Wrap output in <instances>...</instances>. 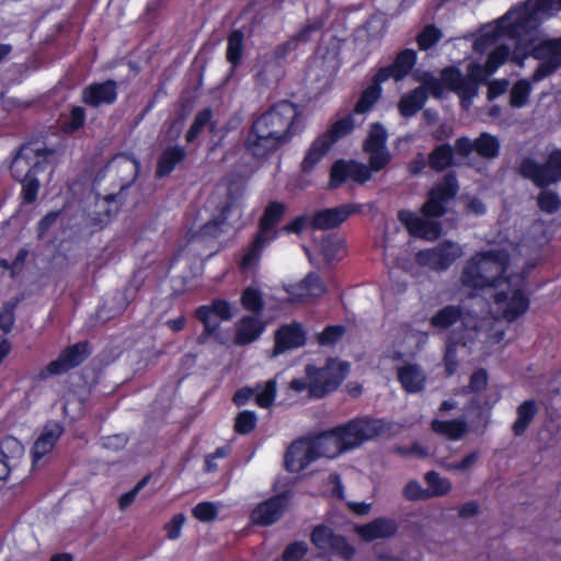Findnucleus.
I'll return each mask as SVG.
<instances>
[{"instance_id":"nucleus-39","label":"nucleus","mask_w":561,"mask_h":561,"mask_svg":"<svg viewBox=\"0 0 561 561\" xmlns=\"http://www.w3.org/2000/svg\"><path fill=\"white\" fill-rule=\"evenodd\" d=\"M241 304L244 309L253 313H259L263 310L264 301L261 291L253 287H247L241 295Z\"/></svg>"},{"instance_id":"nucleus-63","label":"nucleus","mask_w":561,"mask_h":561,"mask_svg":"<svg viewBox=\"0 0 561 561\" xmlns=\"http://www.w3.org/2000/svg\"><path fill=\"white\" fill-rule=\"evenodd\" d=\"M307 224L311 225V218L309 217H298L291 224L285 227V230L288 232H300Z\"/></svg>"},{"instance_id":"nucleus-32","label":"nucleus","mask_w":561,"mask_h":561,"mask_svg":"<svg viewBox=\"0 0 561 561\" xmlns=\"http://www.w3.org/2000/svg\"><path fill=\"white\" fill-rule=\"evenodd\" d=\"M355 113L343 116L332 123L329 128L321 134L327 140H330L331 146L337 142L353 131L356 126Z\"/></svg>"},{"instance_id":"nucleus-18","label":"nucleus","mask_w":561,"mask_h":561,"mask_svg":"<svg viewBox=\"0 0 561 561\" xmlns=\"http://www.w3.org/2000/svg\"><path fill=\"white\" fill-rule=\"evenodd\" d=\"M197 316L205 325L207 336L214 335L219 342H224L217 334V330L222 321H228L233 317L232 307L226 300H216L211 306H203L197 310Z\"/></svg>"},{"instance_id":"nucleus-42","label":"nucleus","mask_w":561,"mask_h":561,"mask_svg":"<svg viewBox=\"0 0 561 561\" xmlns=\"http://www.w3.org/2000/svg\"><path fill=\"white\" fill-rule=\"evenodd\" d=\"M320 251L324 261L330 263L342 256L344 252V243L341 239L328 238L322 241Z\"/></svg>"},{"instance_id":"nucleus-62","label":"nucleus","mask_w":561,"mask_h":561,"mask_svg":"<svg viewBox=\"0 0 561 561\" xmlns=\"http://www.w3.org/2000/svg\"><path fill=\"white\" fill-rule=\"evenodd\" d=\"M253 388H242L233 396V401L237 405L245 404L251 398H255Z\"/></svg>"},{"instance_id":"nucleus-46","label":"nucleus","mask_w":561,"mask_h":561,"mask_svg":"<svg viewBox=\"0 0 561 561\" xmlns=\"http://www.w3.org/2000/svg\"><path fill=\"white\" fill-rule=\"evenodd\" d=\"M479 461V453L474 451L467 455L457 462H442V466L448 471L467 472L470 471Z\"/></svg>"},{"instance_id":"nucleus-49","label":"nucleus","mask_w":561,"mask_h":561,"mask_svg":"<svg viewBox=\"0 0 561 561\" xmlns=\"http://www.w3.org/2000/svg\"><path fill=\"white\" fill-rule=\"evenodd\" d=\"M256 424V415L251 411H243L239 413L236 420V431L240 434L251 432Z\"/></svg>"},{"instance_id":"nucleus-38","label":"nucleus","mask_w":561,"mask_h":561,"mask_svg":"<svg viewBox=\"0 0 561 561\" xmlns=\"http://www.w3.org/2000/svg\"><path fill=\"white\" fill-rule=\"evenodd\" d=\"M380 84L376 81V77L374 78V84L368 87L362 94L360 99L358 100L356 107H355V114H365L368 112L371 106L376 103V101L379 99L381 94Z\"/></svg>"},{"instance_id":"nucleus-50","label":"nucleus","mask_w":561,"mask_h":561,"mask_svg":"<svg viewBox=\"0 0 561 561\" xmlns=\"http://www.w3.org/2000/svg\"><path fill=\"white\" fill-rule=\"evenodd\" d=\"M440 38V32L434 26H426L417 37L421 49H428Z\"/></svg>"},{"instance_id":"nucleus-47","label":"nucleus","mask_w":561,"mask_h":561,"mask_svg":"<svg viewBox=\"0 0 561 561\" xmlns=\"http://www.w3.org/2000/svg\"><path fill=\"white\" fill-rule=\"evenodd\" d=\"M211 112L209 110H204L198 113L194 119L193 125L188 129L186 134V140L192 142L198 136V134L210 123Z\"/></svg>"},{"instance_id":"nucleus-3","label":"nucleus","mask_w":561,"mask_h":561,"mask_svg":"<svg viewBox=\"0 0 561 561\" xmlns=\"http://www.w3.org/2000/svg\"><path fill=\"white\" fill-rule=\"evenodd\" d=\"M484 308L485 302L473 297L469 301H462L460 307L446 306L432 316L430 322L433 328L448 329L458 321L462 327L461 332L454 331L447 342L445 365L448 374L456 370L455 357L458 347L472 352L503 339V330L493 317L488 316Z\"/></svg>"},{"instance_id":"nucleus-24","label":"nucleus","mask_w":561,"mask_h":561,"mask_svg":"<svg viewBox=\"0 0 561 561\" xmlns=\"http://www.w3.org/2000/svg\"><path fill=\"white\" fill-rule=\"evenodd\" d=\"M306 340L305 331L298 323L282 327L275 334V347L273 355L277 356L283 352L304 345Z\"/></svg>"},{"instance_id":"nucleus-52","label":"nucleus","mask_w":561,"mask_h":561,"mask_svg":"<svg viewBox=\"0 0 561 561\" xmlns=\"http://www.w3.org/2000/svg\"><path fill=\"white\" fill-rule=\"evenodd\" d=\"M308 552V546L306 542L297 541L291 545H289L284 553H283V560L284 561H298L302 559L306 553Z\"/></svg>"},{"instance_id":"nucleus-7","label":"nucleus","mask_w":561,"mask_h":561,"mask_svg":"<svg viewBox=\"0 0 561 561\" xmlns=\"http://www.w3.org/2000/svg\"><path fill=\"white\" fill-rule=\"evenodd\" d=\"M457 188L455 176L447 174L444 181L431 191L428 201L423 206V214L427 218H422L409 210H401L398 215L399 220L410 234L426 240L436 239L440 234V227L431 218L444 214L445 204L455 196Z\"/></svg>"},{"instance_id":"nucleus-28","label":"nucleus","mask_w":561,"mask_h":561,"mask_svg":"<svg viewBox=\"0 0 561 561\" xmlns=\"http://www.w3.org/2000/svg\"><path fill=\"white\" fill-rule=\"evenodd\" d=\"M24 447L14 437L8 436L0 443V480L5 479L11 467L23 456Z\"/></svg>"},{"instance_id":"nucleus-21","label":"nucleus","mask_w":561,"mask_h":561,"mask_svg":"<svg viewBox=\"0 0 561 561\" xmlns=\"http://www.w3.org/2000/svg\"><path fill=\"white\" fill-rule=\"evenodd\" d=\"M288 505L286 494L274 496L259 504L252 512L251 518L255 524L271 525L276 522Z\"/></svg>"},{"instance_id":"nucleus-29","label":"nucleus","mask_w":561,"mask_h":561,"mask_svg":"<svg viewBox=\"0 0 561 561\" xmlns=\"http://www.w3.org/2000/svg\"><path fill=\"white\" fill-rule=\"evenodd\" d=\"M265 331V323L257 316H245L236 328V343L243 345L256 341Z\"/></svg>"},{"instance_id":"nucleus-23","label":"nucleus","mask_w":561,"mask_h":561,"mask_svg":"<svg viewBox=\"0 0 561 561\" xmlns=\"http://www.w3.org/2000/svg\"><path fill=\"white\" fill-rule=\"evenodd\" d=\"M416 61V54L412 49H405L401 51L392 66L381 68L376 73V81L378 83H382L387 81L389 78H394L396 80H401L405 77L410 70L413 68Z\"/></svg>"},{"instance_id":"nucleus-14","label":"nucleus","mask_w":561,"mask_h":561,"mask_svg":"<svg viewBox=\"0 0 561 561\" xmlns=\"http://www.w3.org/2000/svg\"><path fill=\"white\" fill-rule=\"evenodd\" d=\"M462 255V249L454 242H445L434 249L420 251L416 261L420 265L427 266L434 271L448 268L458 257Z\"/></svg>"},{"instance_id":"nucleus-59","label":"nucleus","mask_w":561,"mask_h":561,"mask_svg":"<svg viewBox=\"0 0 561 561\" xmlns=\"http://www.w3.org/2000/svg\"><path fill=\"white\" fill-rule=\"evenodd\" d=\"M127 438L125 435L116 434L103 438V446L108 449L119 450L125 447Z\"/></svg>"},{"instance_id":"nucleus-60","label":"nucleus","mask_w":561,"mask_h":561,"mask_svg":"<svg viewBox=\"0 0 561 561\" xmlns=\"http://www.w3.org/2000/svg\"><path fill=\"white\" fill-rule=\"evenodd\" d=\"M508 88L507 80H494L489 83L488 98L493 100L503 94Z\"/></svg>"},{"instance_id":"nucleus-48","label":"nucleus","mask_w":561,"mask_h":561,"mask_svg":"<svg viewBox=\"0 0 561 561\" xmlns=\"http://www.w3.org/2000/svg\"><path fill=\"white\" fill-rule=\"evenodd\" d=\"M192 513L201 522H210L216 518L218 510L214 503L202 502L193 508Z\"/></svg>"},{"instance_id":"nucleus-31","label":"nucleus","mask_w":561,"mask_h":561,"mask_svg":"<svg viewBox=\"0 0 561 561\" xmlns=\"http://www.w3.org/2000/svg\"><path fill=\"white\" fill-rule=\"evenodd\" d=\"M330 140L322 135L318 136L308 148L301 161V170L305 173L311 172L332 148Z\"/></svg>"},{"instance_id":"nucleus-4","label":"nucleus","mask_w":561,"mask_h":561,"mask_svg":"<svg viewBox=\"0 0 561 561\" xmlns=\"http://www.w3.org/2000/svg\"><path fill=\"white\" fill-rule=\"evenodd\" d=\"M299 108L287 101L279 102L260 115L247 138V148L255 157H264L288 142L297 130Z\"/></svg>"},{"instance_id":"nucleus-45","label":"nucleus","mask_w":561,"mask_h":561,"mask_svg":"<svg viewBox=\"0 0 561 561\" xmlns=\"http://www.w3.org/2000/svg\"><path fill=\"white\" fill-rule=\"evenodd\" d=\"M531 87L527 80H519L516 82L511 91V105L515 107L524 106L530 94Z\"/></svg>"},{"instance_id":"nucleus-64","label":"nucleus","mask_w":561,"mask_h":561,"mask_svg":"<svg viewBox=\"0 0 561 561\" xmlns=\"http://www.w3.org/2000/svg\"><path fill=\"white\" fill-rule=\"evenodd\" d=\"M473 149H474V141H471L469 138L463 137V138H459L456 141V150L463 156L469 154Z\"/></svg>"},{"instance_id":"nucleus-27","label":"nucleus","mask_w":561,"mask_h":561,"mask_svg":"<svg viewBox=\"0 0 561 561\" xmlns=\"http://www.w3.org/2000/svg\"><path fill=\"white\" fill-rule=\"evenodd\" d=\"M286 290L293 301H306L321 296L325 287L317 275L310 274L300 283L289 285Z\"/></svg>"},{"instance_id":"nucleus-51","label":"nucleus","mask_w":561,"mask_h":561,"mask_svg":"<svg viewBox=\"0 0 561 561\" xmlns=\"http://www.w3.org/2000/svg\"><path fill=\"white\" fill-rule=\"evenodd\" d=\"M403 495L405 499L410 501H420L428 499L426 489H424L421 485V483L416 480H411L407 483V485L403 489Z\"/></svg>"},{"instance_id":"nucleus-54","label":"nucleus","mask_w":561,"mask_h":561,"mask_svg":"<svg viewBox=\"0 0 561 561\" xmlns=\"http://www.w3.org/2000/svg\"><path fill=\"white\" fill-rule=\"evenodd\" d=\"M82 407V401L77 399L73 393H69L65 400L64 411L69 417L76 419L81 414Z\"/></svg>"},{"instance_id":"nucleus-35","label":"nucleus","mask_w":561,"mask_h":561,"mask_svg":"<svg viewBox=\"0 0 561 561\" xmlns=\"http://www.w3.org/2000/svg\"><path fill=\"white\" fill-rule=\"evenodd\" d=\"M537 412L536 403L533 400L525 401L517 409V419L513 424L516 435L523 434Z\"/></svg>"},{"instance_id":"nucleus-33","label":"nucleus","mask_w":561,"mask_h":561,"mask_svg":"<svg viewBox=\"0 0 561 561\" xmlns=\"http://www.w3.org/2000/svg\"><path fill=\"white\" fill-rule=\"evenodd\" d=\"M432 430L436 434L443 435L453 440H458L466 434L467 423L461 420H451V421L434 420L432 422Z\"/></svg>"},{"instance_id":"nucleus-1","label":"nucleus","mask_w":561,"mask_h":561,"mask_svg":"<svg viewBox=\"0 0 561 561\" xmlns=\"http://www.w3.org/2000/svg\"><path fill=\"white\" fill-rule=\"evenodd\" d=\"M561 11V0H526L512 7L501 18L484 24L473 43L477 53L490 51L483 65L471 61L469 75L473 80H485L507 59H518L517 50L533 45L531 56L539 61L533 80L541 81L561 67V36H540V25Z\"/></svg>"},{"instance_id":"nucleus-25","label":"nucleus","mask_w":561,"mask_h":561,"mask_svg":"<svg viewBox=\"0 0 561 561\" xmlns=\"http://www.w3.org/2000/svg\"><path fill=\"white\" fill-rule=\"evenodd\" d=\"M397 530V523L389 518H377L371 523L355 526V533L366 541L388 538L394 535Z\"/></svg>"},{"instance_id":"nucleus-55","label":"nucleus","mask_w":561,"mask_h":561,"mask_svg":"<svg viewBox=\"0 0 561 561\" xmlns=\"http://www.w3.org/2000/svg\"><path fill=\"white\" fill-rule=\"evenodd\" d=\"M184 514H176L172 517V519L165 525L167 536L169 539H178L181 535L182 527L185 523Z\"/></svg>"},{"instance_id":"nucleus-53","label":"nucleus","mask_w":561,"mask_h":561,"mask_svg":"<svg viewBox=\"0 0 561 561\" xmlns=\"http://www.w3.org/2000/svg\"><path fill=\"white\" fill-rule=\"evenodd\" d=\"M14 306L11 304H5L0 310V331L2 333H8L11 331L14 323Z\"/></svg>"},{"instance_id":"nucleus-26","label":"nucleus","mask_w":561,"mask_h":561,"mask_svg":"<svg viewBox=\"0 0 561 561\" xmlns=\"http://www.w3.org/2000/svg\"><path fill=\"white\" fill-rule=\"evenodd\" d=\"M116 83L114 81L91 84L82 93L83 102L91 106L111 104L116 100Z\"/></svg>"},{"instance_id":"nucleus-57","label":"nucleus","mask_w":561,"mask_h":561,"mask_svg":"<svg viewBox=\"0 0 561 561\" xmlns=\"http://www.w3.org/2000/svg\"><path fill=\"white\" fill-rule=\"evenodd\" d=\"M342 327H329L319 336V342L322 345L334 344L343 335Z\"/></svg>"},{"instance_id":"nucleus-5","label":"nucleus","mask_w":561,"mask_h":561,"mask_svg":"<svg viewBox=\"0 0 561 561\" xmlns=\"http://www.w3.org/2000/svg\"><path fill=\"white\" fill-rule=\"evenodd\" d=\"M467 72H469V66L467 67ZM419 81L422 83V87L403 95L400 100L399 110L405 117L414 115L424 105L426 91L431 92L436 98L442 96L443 85L449 90L456 91L462 102L467 103V106L478 92L477 84L482 80H473L469 73H467V78H465L458 69L450 67L443 70L442 81L430 73L420 76Z\"/></svg>"},{"instance_id":"nucleus-22","label":"nucleus","mask_w":561,"mask_h":561,"mask_svg":"<svg viewBox=\"0 0 561 561\" xmlns=\"http://www.w3.org/2000/svg\"><path fill=\"white\" fill-rule=\"evenodd\" d=\"M64 428L58 422H48L44 426L32 449L34 465H38L41 459L53 450Z\"/></svg>"},{"instance_id":"nucleus-41","label":"nucleus","mask_w":561,"mask_h":561,"mask_svg":"<svg viewBox=\"0 0 561 561\" xmlns=\"http://www.w3.org/2000/svg\"><path fill=\"white\" fill-rule=\"evenodd\" d=\"M254 391L256 404L261 408H268L275 400L276 382L274 380H268L254 388Z\"/></svg>"},{"instance_id":"nucleus-9","label":"nucleus","mask_w":561,"mask_h":561,"mask_svg":"<svg viewBox=\"0 0 561 561\" xmlns=\"http://www.w3.org/2000/svg\"><path fill=\"white\" fill-rule=\"evenodd\" d=\"M348 366L337 359H327L321 364H310L306 367V379H295L290 387L296 391L308 389L313 397H323L335 390L345 379Z\"/></svg>"},{"instance_id":"nucleus-17","label":"nucleus","mask_w":561,"mask_h":561,"mask_svg":"<svg viewBox=\"0 0 561 561\" xmlns=\"http://www.w3.org/2000/svg\"><path fill=\"white\" fill-rule=\"evenodd\" d=\"M242 215L241 207L237 202L225 203L219 214L214 215L211 220L204 224L196 232L191 231L192 238L217 236L218 231L225 230L228 225L239 222Z\"/></svg>"},{"instance_id":"nucleus-20","label":"nucleus","mask_w":561,"mask_h":561,"mask_svg":"<svg viewBox=\"0 0 561 561\" xmlns=\"http://www.w3.org/2000/svg\"><path fill=\"white\" fill-rule=\"evenodd\" d=\"M362 205L344 204L334 208H327L311 217V226L317 229H333L344 222L353 214L359 213Z\"/></svg>"},{"instance_id":"nucleus-13","label":"nucleus","mask_w":561,"mask_h":561,"mask_svg":"<svg viewBox=\"0 0 561 561\" xmlns=\"http://www.w3.org/2000/svg\"><path fill=\"white\" fill-rule=\"evenodd\" d=\"M519 171L523 176L533 181L537 186L543 187L561 181V150H553L545 165L538 164L534 159H524Z\"/></svg>"},{"instance_id":"nucleus-8","label":"nucleus","mask_w":561,"mask_h":561,"mask_svg":"<svg viewBox=\"0 0 561 561\" xmlns=\"http://www.w3.org/2000/svg\"><path fill=\"white\" fill-rule=\"evenodd\" d=\"M53 152L44 150L34 145H24L12 161V175L22 183L24 201H35L39 183L36 174L46 168Z\"/></svg>"},{"instance_id":"nucleus-37","label":"nucleus","mask_w":561,"mask_h":561,"mask_svg":"<svg viewBox=\"0 0 561 561\" xmlns=\"http://www.w3.org/2000/svg\"><path fill=\"white\" fill-rule=\"evenodd\" d=\"M474 150L484 158H495L499 154L500 142L496 137L483 133L474 140Z\"/></svg>"},{"instance_id":"nucleus-56","label":"nucleus","mask_w":561,"mask_h":561,"mask_svg":"<svg viewBox=\"0 0 561 561\" xmlns=\"http://www.w3.org/2000/svg\"><path fill=\"white\" fill-rule=\"evenodd\" d=\"M146 483H147V479H142L130 491L121 495V497L118 500V506L122 511L126 510L128 506H130L134 503L139 491L146 485Z\"/></svg>"},{"instance_id":"nucleus-40","label":"nucleus","mask_w":561,"mask_h":561,"mask_svg":"<svg viewBox=\"0 0 561 561\" xmlns=\"http://www.w3.org/2000/svg\"><path fill=\"white\" fill-rule=\"evenodd\" d=\"M453 149L449 145L438 146L428 158L431 168L435 170H443L451 164Z\"/></svg>"},{"instance_id":"nucleus-30","label":"nucleus","mask_w":561,"mask_h":561,"mask_svg":"<svg viewBox=\"0 0 561 561\" xmlns=\"http://www.w3.org/2000/svg\"><path fill=\"white\" fill-rule=\"evenodd\" d=\"M398 379L405 391L415 393L424 389L426 376L419 365L407 364L398 368Z\"/></svg>"},{"instance_id":"nucleus-43","label":"nucleus","mask_w":561,"mask_h":561,"mask_svg":"<svg viewBox=\"0 0 561 561\" xmlns=\"http://www.w3.org/2000/svg\"><path fill=\"white\" fill-rule=\"evenodd\" d=\"M537 204L540 210L553 214L559 210L561 206V198L552 191L542 190L538 195Z\"/></svg>"},{"instance_id":"nucleus-2","label":"nucleus","mask_w":561,"mask_h":561,"mask_svg":"<svg viewBox=\"0 0 561 561\" xmlns=\"http://www.w3.org/2000/svg\"><path fill=\"white\" fill-rule=\"evenodd\" d=\"M533 266L526 265L518 247L496 243L477 252L466 263L461 283L471 289L494 288L496 312L505 320L514 321L529 308L524 277Z\"/></svg>"},{"instance_id":"nucleus-61","label":"nucleus","mask_w":561,"mask_h":561,"mask_svg":"<svg viewBox=\"0 0 561 561\" xmlns=\"http://www.w3.org/2000/svg\"><path fill=\"white\" fill-rule=\"evenodd\" d=\"M488 377L484 370H478L471 376L470 389L479 391L486 386Z\"/></svg>"},{"instance_id":"nucleus-11","label":"nucleus","mask_w":561,"mask_h":561,"mask_svg":"<svg viewBox=\"0 0 561 561\" xmlns=\"http://www.w3.org/2000/svg\"><path fill=\"white\" fill-rule=\"evenodd\" d=\"M334 449L327 444L323 433L295 440L288 448L285 463L290 472H300L318 459H333Z\"/></svg>"},{"instance_id":"nucleus-12","label":"nucleus","mask_w":561,"mask_h":561,"mask_svg":"<svg viewBox=\"0 0 561 561\" xmlns=\"http://www.w3.org/2000/svg\"><path fill=\"white\" fill-rule=\"evenodd\" d=\"M285 206L277 202L271 203L266 207L260 222V232L242 259L241 267L243 270L253 267L265 247L276 238L277 232L274 230V227L282 218Z\"/></svg>"},{"instance_id":"nucleus-19","label":"nucleus","mask_w":561,"mask_h":561,"mask_svg":"<svg viewBox=\"0 0 561 561\" xmlns=\"http://www.w3.org/2000/svg\"><path fill=\"white\" fill-rule=\"evenodd\" d=\"M88 355V345L85 343H78L66 348L60 356L53 360L46 368L41 371V377L66 373L67 370L78 366Z\"/></svg>"},{"instance_id":"nucleus-36","label":"nucleus","mask_w":561,"mask_h":561,"mask_svg":"<svg viewBox=\"0 0 561 561\" xmlns=\"http://www.w3.org/2000/svg\"><path fill=\"white\" fill-rule=\"evenodd\" d=\"M425 481L428 485L426 489L428 499L446 495L451 490V482L447 478L440 477L435 471L427 472L425 474Z\"/></svg>"},{"instance_id":"nucleus-44","label":"nucleus","mask_w":561,"mask_h":561,"mask_svg":"<svg viewBox=\"0 0 561 561\" xmlns=\"http://www.w3.org/2000/svg\"><path fill=\"white\" fill-rule=\"evenodd\" d=\"M242 43L243 34L240 31H234L228 38L227 58L236 66L242 57Z\"/></svg>"},{"instance_id":"nucleus-6","label":"nucleus","mask_w":561,"mask_h":561,"mask_svg":"<svg viewBox=\"0 0 561 561\" xmlns=\"http://www.w3.org/2000/svg\"><path fill=\"white\" fill-rule=\"evenodd\" d=\"M387 133L381 125H374L365 141L364 149L369 158V169L356 161H336L330 173V186L337 187L347 180L365 183L370 179V170L378 172L390 162V152L386 147Z\"/></svg>"},{"instance_id":"nucleus-34","label":"nucleus","mask_w":561,"mask_h":561,"mask_svg":"<svg viewBox=\"0 0 561 561\" xmlns=\"http://www.w3.org/2000/svg\"><path fill=\"white\" fill-rule=\"evenodd\" d=\"M185 157V150L180 146L167 148L158 162L157 173L159 176L170 174L175 165L180 163Z\"/></svg>"},{"instance_id":"nucleus-15","label":"nucleus","mask_w":561,"mask_h":561,"mask_svg":"<svg viewBox=\"0 0 561 561\" xmlns=\"http://www.w3.org/2000/svg\"><path fill=\"white\" fill-rule=\"evenodd\" d=\"M310 538L313 546L323 552L334 553L346 560L351 559L354 554V548L346 539L335 535L332 529L327 526L316 527Z\"/></svg>"},{"instance_id":"nucleus-10","label":"nucleus","mask_w":561,"mask_h":561,"mask_svg":"<svg viewBox=\"0 0 561 561\" xmlns=\"http://www.w3.org/2000/svg\"><path fill=\"white\" fill-rule=\"evenodd\" d=\"M383 428L385 425L379 420L357 419L324 432L323 436L327 444L334 449L332 457L335 458L347 450L358 447L365 440L379 435Z\"/></svg>"},{"instance_id":"nucleus-58","label":"nucleus","mask_w":561,"mask_h":561,"mask_svg":"<svg viewBox=\"0 0 561 561\" xmlns=\"http://www.w3.org/2000/svg\"><path fill=\"white\" fill-rule=\"evenodd\" d=\"M84 123V111L82 107H75L70 113L69 122L67 123V130L73 131L80 128Z\"/></svg>"},{"instance_id":"nucleus-16","label":"nucleus","mask_w":561,"mask_h":561,"mask_svg":"<svg viewBox=\"0 0 561 561\" xmlns=\"http://www.w3.org/2000/svg\"><path fill=\"white\" fill-rule=\"evenodd\" d=\"M426 340L427 333L411 328H403L396 337L392 348L388 351L387 357L401 362L405 357L419 352L426 343Z\"/></svg>"}]
</instances>
